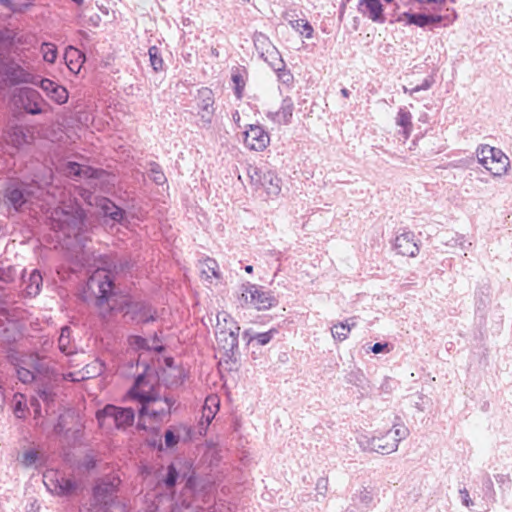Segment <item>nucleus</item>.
Here are the masks:
<instances>
[{"label":"nucleus","mask_w":512,"mask_h":512,"mask_svg":"<svg viewBox=\"0 0 512 512\" xmlns=\"http://www.w3.org/2000/svg\"><path fill=\"white\" fill-rule=\"evenodd\" d=\"M130 396L140 404L138 427L144 430H156L170 414L172 403L158 396L150 375H140L130 390Z\"/></svg>","instance_id":"nucleus-1"},{"label":"nucleus","mask_w":512,"mask_h":512,"mask_svg":"<svg viewBox=\"0 0 512 512\" xmlns=\"http://www.w3.org/2000/svg\"><path fill=\"white\" fill-rule=\"evenodd\" d=\"M84 212L77 205L69 210L58 207L51 213V226L55 231L62 232L66 238H74L77 244L84 239Z\"/></svg>","instance_id":"nucleus-2"},{"label":"nucleus","mask_w":512,"mask_h":512,"mask_svg":"<svg viewBox=\"0 0 512 512\" xmlns=\"http://www.w3.org/2000/svg\"><path fill=\"white\" fill-rule=\"evenodd\" d=\"M88 287L95 295L96 305L103 311L112 308L108 305L109 299L114 295V280L110 271L97 269L89 278Z\"/></svg>","instance_id":"nucleus-3"},{"label":"nucleus","mask_w":512,"mask_h":512,"mask_svg":"<svg viewBox=\"0 0 512 512\" xmlns=\"http://www.w3.org/2000/svg\"><path fill=\"white\" fill-rule=\"evenodd\" d=\"M480 164L494 177L505 175L510 168V160L500 149L482 145L477 149Z\"/></svg>","instance_id":"nucleus-4"},{"label":"nucleus","mask_w":512,"mask_h":512,"mask_svg":"<svg viewBox=\"0 0 512 512\" xmlns=\"http://www.w3.org/2000/svg\"><path fill=\"white\" fill-rule=\"evenodd\" d=\"M99 426L102 428L126 429L134 422V411L131 408H122L111 404L106 405L96 413Z\"/></svg>","instance_id":"nucleus-5"},{"label":"nucleus","mask_w":512,"mask_h":512,"mask_svg":"<svg viewBox=\"0 0 512 512\" xmlns=\"http://www.w3.org/2000/svg\"><path fill=\"white\" fill-rule=\"evenodd\" d=\"M239 330L240 328L229 316L223 318V323L218 317L215 329L217 348L225 354L232 352L238 346Z\"/></svg>","instance_id":"nucleus-6"},{"label":"nucleus","mask_w":512,"mask_h":512,"mask_svg":"<svg viewBox=\"0 0 512 512\" xmlns=\"http://www.w3.org/2000/svg\"><path fill=\"white\" fill-rule=\"evenodd\" d=\"M252 183L255 185V191L260 196L273 198L281 192V179L272 171H261L255 169L250 175Z\"/></svg>","instance_id":"nucleus-7"},{"label":"nucleus","mask_w":512,"mask_h":512,"mask_svg":"<svg viewBox=\"0 0 512 512\" xmlns=\"http://www.w3.org/2000/svg\"><path fill=\"white\" fill-rule=\"evenodd\" d=\"M243 143L250 151L262 152L270 144V135L260 125H249L244 131Z\"/></svg>","instance_id":"nucleus-8"},{"label":"nucleus","mask_w":512,"mask_h":512,"mask_svg":"<svg viewBox=\"0 0 512 512\" xmlns=\"http://www.w3.org/2000/svg\"><path fill=\"white\" fill-rule=\"evenodd\" d=\"M3 81L10 86L37 83L36 77L32 73L15 62H9L4 65Z\"/></svg>","instance_id":"nucleus-9"},{"label":"nucleus","mask_w":512,"mask_h":512,"mask_svg":"<svg viewBox=\"0 0 512 512\" xmlns=\"http://www.w3.org/2000/svg\"><path fill=\"white\" fill-rule=\"evenodd\" d=\"M241 300L257 310L269 309L274 303V298L269 293L259 290L255 285H249L243 290Z\"/></svg>","instance_id":"nucleus-10"},{"label":"nucleus","mask_w":512,"mask_h":512,"mask_svg":"<svg viewBox=\"0 0 512 512\" xmlns=\"http://www.w3.org/2000/svg\"><path fill=\"white\" fill-rule=\"evenodd\" d=\"M197 268L199 271L200 280L207 287L216 285L223 278L218 262L211 257H205L199 260Z\"/></svg>","instance_id":"nucleus-11"},{"label":"nucleus","mask_w":512,"mask_h":512,"mask_svg":"<svg viewBox=\"0 0 512 512\" xmlns=\"http://www.w3.org/2000/svg\"><path fill=\"white\" fill-rule=\"evenodd\" d=\"M116 488L113 484L102 483L94 489V500L92 512H108L110 506L114 503V494Z\"/></svg>","instance_id":"nucleus-12"},{"label":"nucleus","mask_w":512,"mask_h":512,"mask_svg":"<svg viewBox=\"0 0 512 512\" xmlns=\"http://www.w3.org/2000/svg\"><path fill=\"white\" fill-rule=\"evenodd\" d=\"M83 425L77 415L66 412L60 415L58 423L53 427V433L56 435H67L69 432L78 434L82 431Z\"/></svg>","instance_id":"nucleus-13"},{"label":"nucleus","mask_w":512,"mask_h":512,"mask_svg":"<svg viewBox=\"0 0 512 512\" xmlns=\"http://www.w3.org/2000/svg\"><path fill=\"white\" fill-rule=\"evenodd\" d=\"M81 196L89 205H96L101 208L106 216L111 217L115 221H121L123 218V210L117 207L113 202L107 198L96 199L90 193H83Z\"/></svg>","instance_id":"nucleus-14"},{"label":"nucleus","mask_w":512,"mask_h":512,"mask_svg":"<svg viewBox=\"0 0 512 512\" xmlns=\"http://www.w3.org/2000/svg\"><path fill=\"white\" fill-rule=\"evenodd\" d=\"M360 11L370 20L376 23H384L386 18L384 15L383 5L380 0H360Z\"/></svg>","instance_id":"nucleus-15"},{"label":"nucleus","mask_w":512,"mask_h":512,"mask_svg":"<svg viewBox=\"0 0 512 512\" xmlns=\"http://www.w3.org/2000/svg\"><path fill=\"white\" fill-rule=\"evenodd\" d=\"M105 370L104 363L95 359L91 363L87 364L81 371L76 373H69L65 376V379H69L71 381H80L84 379L94 378L102 374Z\"/></svg>","instance_id":"nucleus-16"},{"label":"nucleus","mask_w":512,"mask_h":512,"mask_svg":"<svg viewBox=\"0 0 512 512\" xmlns=\"http://www.w3.org/2000/svg\"><path fill=\"white\" fill-rule=\"evenodd\" d=\"M64 171L67 176L83 177V178H100L106 172L104 170H96L89 166H83L76 162H68Z\"/></svg>","instance_id":"nucleus-17"},{"label":"nucleus","mask_w":512,"mask_h":512,"mask_svg":"<svg viewBox=\"0 0 512 512\" xmlns=\"http://www.w3.org/2000/svg\"><path fill=\"white\" fill-rule=\"evenodd\" d=\"M22 363L26 366H19L17 375L23 383H30L36 378V373L40 372L39 359L34 356H29Z\"/></svg>","instance_id":"nucleus-18"},{"label":"nucleus","mask_w":512,"mask_h":512,"mask_svg":"<svg viewBox=\"0 0 512 512\" xmlns=\"http://www.w3.org/2000/svg\"><path fill=\"white\" fill-rule=\"evenodd\" d=\"M397 253L403 256L413 257L418 252V246L410 233L399 235L395 240Z\"/></svg>","instance_id":"nucleus-19"},{"label":"nucleus","mask_w":512,"mask_h":512,"mask_svg":"<svg viewBox=\"0 0 512 512\" xmlns=\"http://www.w3.org/2000/svg\"><path fill=\"white\" fill-rule=\"evenodd\" d=\"M64 59L68 69L78 74L85 62V54L75 47H68L64 54Z\"/></svg>","instance_id":"nucleus-20"},{"label":"nucleus","mask_w":512,"mask_h":512,"mask_svg":"<svg viewBox=\"0 0 512 512\" xmlns=\"http://www.w3.org/2000/svg\"><path fill=\"white\" fill-rule=\"evenodd\" d=\"M220 406L219 397L215 394L206 397L203 409L201 423L209 425L217 414Z\"/></svg>","instance_id":"nucleus-21"},{"label":"nucleus","mask_w":512,"mask_h":512,"mask_svg":"<svg viewBox=\"0 0 512 512\" xmlns=\"http://www.w3.org/2000/svg\"><path fill=\"white\" fill-rule=\"evenodd\" d=\"M198 106L199 108L206 112L207 114H211L213 110V93L208 88H202L198 91Z\"/></svg>","instance_id":"nucleus-22"},{"label":"nucleus","mask_w":512,"mask_h":512,"mask_svg":"<svg viewBox=\"0 0 512 512\" xmlns=\"http://www.w3.org/2000/svg\"><path fill=\"white\" fill-rule=\"evenodd\" d=\"M59 348L65 354L73 352V345L71 343V330L69 327H63L59 336Z\"/></svg>","instance_id":"nucleus-23"},{"label":"nucleus","mask_w":512,"mask_h":512,"mask_svg":"<svg viewBox=\"0 0 512 512\" xmlns=\"http://www.w3.org/2000/svg\"><path fill=\"white\" fill-rule=\"evenodd\" d=\"M291 26L295 29L300 35L304 36L307 39L313 37L314 29L312 25L305 19H297L291 21Z\"/></svg>","instance_id":"nucleus-24"},{"label":"nucleus","mask_w":512,"mask_h":512,"mask_svg":"<svg viewBox=\"0 0 512 512\" xmlns=\"http://www.w3.org/2000/svg\"><path fill=\"white\" fill-rule=\"evenodd\" d=\"M25 92L29 99H31V101L24 106L25 111L32 115L42 113V109L40 108L39 103L35 100L40 97L39 94L36 91L30 89H27Z\"/></svg>","instance_id":"nucleus-25"},{"label":"nucleus","mask_w":512,"mask_h":512,"mask_svg":"<svg viewBox=\"0 0 512 512\" xmlns=\"http://www.w3.org/2000/svg\"><path fill=\"white\" fill-rule=\"evenodd\" d=\"M14 414L17 418H25L27 414V404L26 399L22 394H17L14 396Z\"/></svg>","instance_id":"nucleus-26"},{"label":"nucleus","mask_w":512,"mask_h":512,"mask_svg":"<svg viewBox=\"0 0 512 512\" xmlns=\"http://www.w3.org/2000/svg\"><path fill=\"white\" fill-rule=\"evenodd\" d=\"M29 285L27 286L26 290H27V294L28 295H36L39 293L40 291V285L42 283V277H41V274L38 272V271H33L31 274H30V277H29Z\"/></svg>","instance_id":"nucleus-27"},{"label":"nucleus","mask_w":512,"mask_h":512,"mask_svg":"<svg viewBox=\"0 0 512 512\" xmlns=\"http://www.w3.org/2000/svg\"><path fill=\"white\" fill-rule=\"evenodd\" d=\"M9 141L14 146L20 147L27 142V135L20 127H15L9 133Z\"/></svg>","instance_id":"nucleus-28"},{"label":"nucleus","mask_w":512,"mask_h":512,"mask_svg":"<svg viewBox=\"0 0 512 512\" xmlns=\"http://www.w3.org/2000/svg\"><path fill=\"white\" fill-rule=\"evenodd\" d=\"M43 59L48 63H54L57 59V47L52 43H43L41 45Z\"/></svg>","instance_id":"nucleus-29"},{"label":"nucleus","mask_w":512,"mask_h":512,"mask_svg":"<svg viewBox=\"0 0 512 512\" xmlns=\"http://www.w3.org/2000/svg\"><path fill=\"white\" fill-rule=\"evenodd\" d=\"M75 485L74 483L65 478H61V480H57V484L54 485L53 490L61 495H67L74 491Z\"/></svg>","instance_id":"nucleus-30"},{"label":"nucleus","mask_w":512,"mask_h":512,"mask_svg":"<svg viewBox=\"0 0 512 512\" xmlns=\"http://www.w3.org/2000/svg\"><path fill=\"white\" fill-rule=\"evenodd\" d=\"M49 98L57 104H65L68 101L69 93L64 86L58 84Z\"/></svg>","instance_id":"nucleus-31"},{"label":"nucleus","mask_w":512,"mask_h":512,"mask_svg":"<svg viewBox=\"0 0 512 512\" xmlns=\"http://www.w3.org/2000/svg\"><path fill=\"white\" fill-rule=\"evenodd\" d=\"M39 457L40 452L38 450L29 449L22 454L19 461L24 467H31L38 461Z\"/></svg>","instance_id":"nucleus-32"},{"label":"nucleus","mask_w":512,"mask_h":512,"mask_svg":"<svg viewBox=\"0 0 512 512\" xmlns=\"http://www.w3.org/2000/svg\"><path fill=\"white\" fill-rule=\"evenodd\" d=\"M6 197L16 209L21 207L26 201L23 193L19 189H8L6 192Z\"/></svg>","instance_id":"nucleus-33"},{"label":"nucleus","mask_w":512,"mask_h":512,"mask_svg":"<svg viewBox=\"0 0 512 512\" xmlns=\"http://www.w3.org/2000/svg\"><path fill=\"white\" fill-rule=\"evenodd\" d=\"M350 331L351 327L344 323L335 324L331 328L332 336L339 341L345 340L348 337Z\"/></svg>","instance_id":"nucleus-34"},{"label":"nucleus","mask_w":512,"mask_h":512,"mask_svg":"<svg viewBox=\"0 0 512 512\" xmlns=\"http://www.w3.org/2000/svg\"><path fill=\"white\" fill-rule=\"evenodd\" d=\"M32 0H0V2L10 8L13 12H20L31 4Z\"/></svg>","instance_id":"nucleus-35"},{"label":"nucleus","mask_w":512,"mask_h":512,"mask_svg":"<svg viewBox=\"0 0 512 512\" xmlns=\"http://www.w3.org/2000/svg\"><path fill=\"white\" fill-rule=\"evenodd\" d=\"M150 62L155 71H159L163 68V60L158 54V49L155 46L149 48Z\"/></svg>","instance_id":"nucleus-36"},{"label":"nucleus","mask_w":512,"mask_h":512,"mask_svg":"<svg viewBox=\"0 0 512 512\" xmlns=\"http://www.w3.org/2000/svg\"><path fill=\"white\" fill-rule=\"evenodd\" d=\"M177 477H178V472L176 471L175 467L173 465H169L168 470H167V476L164 479V483H165L166 487L167 488L174 487Z\"/></svg>","instance_id":"nucleus-37"},{"label":"nucleus","mask_w":512,"mask_h":512,"mask_svg":"<svg viewBox=\"0 0 512 512\" xmlns=\"http://www.w3.org/2000/svg\"><path fill=\"white\" fill-rule=\"evenodd\" d=\"M381 441H382V439H378V443L375 444V447L377 448L378 451H380L383 454L390 453V452L394 451L397 447L395 439H392V442H390V443H388V442L385 443V445H382L380 443Z\"/></svg>","instance_id":"nucleus-38"},{"label":"nucleus","mask_w":512,"mask_h":512,"mask_svg":"<svg viewBox=\"0 0 512 512\" xmlns=\"http://www.w3.org/2000/svg\"><path fill=\"white\" fill-rule=\"evenodd\" d=\"M432 21H434L433 17L425 15H412L409 20L410 23L416 24L421 27L429 24Z\"/></svg>","instance_id":"nucleus-39"},{"label":"nucleus","mask_w":512,"mask_h":512,"mask_svg":"<svg viewBox=\"0 0 512 512\" xmlns=\"http://www.w3.org/2000/svg\"><path fill=\"white\" fill-rule=\"evenodd\" d=\"M57 85V83L47 78L42 79L39 83L40 88L47 94L48 97Z\"/></svg>","instance_id":"nucleus-40"},{"label":"nucleus","mask_w":512,"mask_h":512,"mask_svg":"<svg viewBox=\"0 0 512 512\" xmlns=\"http://www.w3.org/2000/svg\"><path fill=\"white\" fill-rule=\"evenodd\" d=\"M140 308L143 309L145 312H144L143 315H141L138 318V321L148 322V321H153L155 319L151 307H148V306H145V305L141 304Z\"/></svg>","instance_id":"nucleus-41"},{"label":"nucleus","mask_w":512,"mask_h":512,"mask_svg":"<svg viewBox=\"0 0 512 512\" xmlns=\"http://www.w3.org/2000/svg\"><path fill=\"white\" fill-rule=\"evenodd\" d=\"M130 344L136 348L145 349L147 348V341L146 339L142 338L141 336H132L130 338Z\"/></svg>","instance_id":"nucleus-42"},{"label":"nucleus","mask_w":512,"mask_h":512,"mask_svg":"<svg viewBox=\"0 0 512 512\" xmlns=\"http://www.w3.org/2000/svg\"><path fill=\"white\" fill-rule=\"evenodd\" d=\"M178 443V437L171 430L165 432V444L167 447H173Z\"/></svg>","instance_id":"nucleus-43"},{"label":"nucleus","mask_w":512,"mask_h":512,"mask_svg":"<svg viewBox=\"0 0 512 512\" xmlns=\"http://www.w3.org/2000/svg\"><path fill=\"white\" fill-rule=\"evenodd\" d=\"M32 405L35 406V409H34V419L36 420V425L39 426L40 428H42L43 430L46 429V423L44 420H39L40 418V406L38 403L34 404L32 402Z\"/></svg>","instance_id":"nucleus-44"},{"label":"nucleus","mask_w":512,"mask_h":512,"mask_svg":"<svg viewBox=\"0 0 512 512\" xmlns=\"http://www.w3.org/2000/svg\"><path fill=\"white\" fill-rule=\"evenodd\" d=\"M152 173H153V180L158 183V184H162L165 182L166 180V177L164 175L163 172L161 171H158V170H152Z\"/></svg>","instance_id":"nucleus-45"},{"label":"nucleus","mask_w":512,"mask_h":512,"mask_svg":"<svg viewBox=\"0 0 512 512\" xmlns=\"http://www.w3.org/2000/svg\"><path fill=\"white\" fill-rule=\"evenodd\" d=\"M38 396L42 401L47 403L53 400V394L50 391H39Z\"/></svg>","instance_id":"nucleus-46"},{"label":"nucleus","mask_w":512,"mask_h":512,"mask_svg":"<svg viewBox=\"0 0 512 512\" xmlns=\"http://www.w3.org/2000/svg\"><path fill=\"white\" fill-rule=\"evenodd\" d=\"M398 124L401 126L406 127L407 125H410V117L407 114H400L398 119Z\"/></svg>","instance_id":"nucleus-47"},{"label":"nucleus","mask_w":512,"mask_h":512,"mask_svg":"<svg viewBox=\"0 0 512 512\" xmlns=\"http://www.w3.org/2000/svg\"><path fill=\"white\" fill-rule=\"evenodd\" d=\"M460 493H461L462 501H463L464 505L469 507L472 503H471L468 491L466 489H464V490H461Z\"/></svg>","instance_id":"nucleus-48"},{"label":"nucleus","mask_w":512,"mask_h":512,"mask_svg":"<svg viewBox=\"0 0 512 512\" xmlns=\"http://www.w3.org/2000/svg\"><path fill=\"white\" fill-rule=\"evenodd\" d=\"M259 343L262 345L267 344L270 341L269 333H262L257 336Z\"/></svg>","instance_id":"nucleus-49"},{"label":"nucleus","mask_w":512,"mask_h":512,"mask_svg":"<svg viewBox=\"0 0 512 512\" xmlns=\"http://www.w3.org/2000/svg\"><path fill=\"white\" fill-rule=\"evenodd\" d=\"M387 347V344H381V343H376L373 345L372 347V351L377 354V353H380L384 350V348Z\"/></svg>","instance_id":"nucleus-50"},{"label":"nucleus","mask_w":512,"mask_h":512,"mask_svg":"<svg viewBox=\"0 0 512 512\" xmlns=\"http://www.w3.org/2000/svg\"><path fill=\"white\" fill-rule=\"evenodd\" d=\"M233 81L236 83L237 85V93L238 95L240 96L241 94V90H240V83L242 82V79H241V76L240 75H234L233 76Z\"/></svg>","instance_id":"nucleus-51"},{"label":"nucleus","mask_w":512,"mask_h":512,"mask_svg":"<svg viewBox=\"0 0 512 512\" xmlns=\"http://www.w3.org/2000/svg\"><path fill=\"white\" fill-rule=\"evenodd\" d=\"M55 475L56 474L54 472H47V473L44 474V481H45L46 486H49L47 481L53 482V477Z\"/></svg>","instance_id":"nucleus-52"},{"label":"nucleus","mask_w":512,"mask_h":512,"mask_svg":"<svg viewBox=\"0 0 512 512\" xmlns=\"http://www.w3.org/2000/svg\"><path fill=\"white\" fill-rule=\"evenodd\" d=\"M341 93H342V95H343L344 97H348V96H349V91H348L346 88L342 89V90H341Z\"/></svg>","instance_id":"nucleus-53"},{"label":"nucleus","mask_w":512,"mask_h":512,"mask_svg":"<svg viewBox=\"0 0 512 512\" xmlns=\"http://www.w3.org/2000/svg\"><path fill=\"white\" fill-rule=\"evenodd\" d=\"M245 271H246L247 273H252V271H253V267H252L251 265H248V266H246V267H245Z\"/></svg>","instance_id":"nucleus-54"},{"label":"nucleus","mask_w":512,"mask_h":512,"mask_svg":"<svg viewBox=\"0 0 512 512\" xmlns=\"http://www.w3.org/2000/svg\"><path fill=\"white\" fill-rule=\"evenodd\" d=\"M72 1L77 3L78 5H81L84 2V0H72Z\"/></svg>","instance_id":"nucleus-55"}]
</instances>
